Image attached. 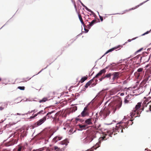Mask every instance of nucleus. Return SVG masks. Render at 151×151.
<instances>
[{"label":"nucleus","instance_id":"1","mask_svg":"<svg viewBox=\"0 0 151 151\" xmlns=\"http://www.w3.org/2000/svg\"><path fill=\"white\" fill-rule=\"evenodd\" d=\"M122 105V101L119 102L115 106H111V104H109L107 107H105L104 109L101 110L99 113L100 115L104 119H105L108 116L110 113L114 114L117 109H119Z\"/></svg>","mask_w":151,"mask_h":151},{"label":"nucleus","instance_id":"2","mask_svg":"<svg viewBox=\"0 0 151 151\" xmlns=\"http://www.w3.org/2000/svg\"><path fill=\"white\" fill-rule=\"evenodd\" d=\"M123 122H120L117 123L115 129H113V131H108L106 133L104 134V135L101 137L99 138V142L103 140H106L109 137H112V135L113 134L114 132L116 131L118 132H123V129L125 128L124 127V124Z\"/></svg>","mask_w":151,"mask_h":151},{"label":"nucleus","instance_id":"3","mask_svg":"<svg viewBox=\"0 0 151 151\" xmlns=\"http://www.w3.org/2000/svg\"><path fill=\"white\" fill-rule=\"evenodd\" d=\"M97 132L91 129L88 130L86 132L82 134L81 139H83L84 143H89L96 137Z\"/></svg>","mask_w":151,"mask_h":151},{"label":"nucleus","instance_id":"4","mask_svg":"<svg viewBox=\"0 0 151 151\" xmlns=\"http://www.w3.org/2000/svg\"><path fill=\"white\" fill-rule=\"evenodd\" d=\"M142 102H138L136 105L135 108L134 109V110L132 112L131 116L132 117H140V114L142 111L144 110V106L142 108L141 106Z\"/></svg>","mask_w":151,"mask_h":151},{"label":"nucleus","instance_id":"5","mask_svg":"<svg viewBox=\"0 0 151 151\" xmlns=\"http://www.w3.org/2000/svg\"><path fill=\"white\" fill-rule=\"evenodd\" d=\"M106 72V70L105 68L104 69L101 70L99 72L98 74H97L96 76L93 78V82L94 83H96V84L97 83L98 80L97 79H96L95 78H98L99 76L101 75L102 74L105 73Z\"/></svg>","mask_w":151,"mask_h":151},{"label":"nucleus","instance_id":"6","mask_svg":"<svg viewBox=\"0 0 151 151\" xmlns=\"http://www.w3.org/2000/svg\"><path fill=\"white\" fill-rule=\"evenodd\" d=\"M53 113V111L51 112H48L45 116L44 117L40 119L37 122V126H40L42 124L46 119L47 117L49 114H51L52 113Z\"/></svg>","mask_w":151,"mask_h":151},{"label":"nucleus","instance_id":"7","mask_svg":"<svg viewBox=\"0 0 151 151\" xmlns=\"http://www.w3.org/2000/svg\"><path fill=\"white\" fill-rule=\"evenodd\" d=\"M121 74L120 72H115L112 73V76H113L112 79L113 80H117L119 77V75Z\"/></svg>","mask_w":151,"mask_h":151},{"label":"nucleus","instance_id":"8","mask_svg":"<svg viewBox=\"0 0 151 151\" xmlns=\"http://www.w3.org/2000/svg\"><path fill=\"white\" fill-rule=\"evenodd\" d=\"M88 115L89 113L87 107H86L84 108L83 110L81 113V116L82 117H85L88 116Z\"/></svg>","mask_w":151,"mask_h":151},{"label":"nucleus","instance_id":"9","mask_svg":"<svg viewBox=\"0 0 151 151\" xmlns=\"http://www.w3.org/2000/svg\"><path fill=\"white\" fill-rule=\"evenodd\" d=\"M93 79H92L87 83H86L85 86V88H87L88 86L91 85V86H93L96 85V83H94L93 82Z\"/></svg>","mask_w":151,"mask_h":151},{"label":"nucleus","instance_id":"10","mask_svg":"<svg viewBox=\"0 0 151 151\" xmlns=\"http://www.w3.org/2000/svg\"><path fill=\"white\" fill-rule=\"evenodd\" d=\"M132 120L129 119L125 122H123V123L124 124V127L127 128L128 126H129V125H132L133 123Z\"/></svg>","mask_w":151,"mask_h":151},{"label":"nucleus","instance_id":"11","mask_svg":"<svg viewBox=\"0 0 151 151\" xmlns=\"http://www.w3.org/2000/svg\"><path fill=\"white\" fill-rule=\"evenodd\" d=\"M62 138V137L60 136L55 137L52 139V142L54 143H56L58 141L61 140Z\"/></svg>","mask_w":151,"mask_h":151},{"label":"nucleus","instance_id":"12","mask_svg":"<svg viewBox=\"0 0 151 151\" xmlns=\"http://www.w3.org/2000/svg\"><path fill=\"white\" fill-rule=\"evenodd\" d=\"M121 47H122V46L121 45H119L115 47H113V48H112L111 49L109 50H108L106 52V53L105 54H107L109 52H111L112 51H113V50H115L116 49H118V48L120 49Z\"/></svg>","mask_w":151,"mask_h":151},{"label":"nucleus","instance_id":"13","mask_svg":"<svg viewBox=\"0 0 151 151\" xmlns=\"http://www.w3.org/2000/svg\"><path fill=\"white\" fill-rule=\"evenodd\" d=\"M45 113V110H42L39 111V112L37 113V114H35L33 116H31L30 117V119L33 118L35 117L38 114H43Z\"/></svg>","mask_w":151,"mask_h":151},{"label":"nucleus","instance_id":"14","mask_svg":"<svg viewBox=\"0 0 151 151\" xmlns=\"http://www.w3.org/2000/svg\"><path fill=\"white\" fill-rule=\"evenodd\" d=\"M149 76L147 75H145L144 77V79L142 82V83L144 84L146 83L147 81L148 80Z\"/></svg>","mask_w":151,"mask_h":151},{"label":"nucleus","instance_id":"15","mask_svg":"<svg viewBox=\"0 0 151 151\" xmlns=\"http://www.w3.org/2000/svg\"><path fill=\"white\" fill-rule=\"evenodd\" d=\"M97 22L96 20L95 19H94L91 22L89 23V24L88 25V28L90 29V27L93 25L94 24L96 23Z\"/></svg>","mask_w":151,"mask_h":151},{"label":"nucleus","instance_id":"16","mask_svg":"<svg viewBox=\"0 0 151 151\" xmlns=\"http://www.w3.org/2000/svg\"><path fill=\"white\" fill-rule=\"evenodd\" d=\"M78 16L79 18V20H80L82 24H83V27H85L86 26V25L85 24V23H84V22H83V20L81 15V14L78 13Z\"/></svg>","mask_w":151,"mask_h":151},{"label":"nucleus","instance_id":"17","mask_svg":"<svg viewBox=\"0 0 151 151\" xmlns=\"http://www.w3.org/2000/svg\"><path fill=\"white\" fill-rule=\"evenodd\" d=\"M68 143V141L67 139H65L62 141H61L60 142V144L63 145H65V146H66L67 145Z\"/></svg>","mask_w":151,"mask_h":151},{"label":"nucleus","instance_id":"18","mask_svg":"<svg viewBox=\"0 0 151 151\" xmlns=\"http://www.w3.org/2000/svg\"><path fill=\"white\" fill-rule=\"evenodd\" d=\"M78 126L79 128L82 129H85L88 127L87 125L85 124L83 125L79 124Z\"/></svg>","mask_w":151,"mask_h":151},{"label":"nucleus","instance_id":"19","mask_svg":"<svg viewBox=\"0 0 151 151\" xmlns=\"http://www.w3.org/2000/svg\"><path fill=\"white\" fill-rule=\"evenodd\" d=\"M85 123L87 124L88 125H90L92 124V122H91V119H88L86 120L85 121Z\"/></svg>","mask_w":151,"mask_h":151},{"label":"nucleus","instance_id":"20","mask_svg":"<svg viewBox=\"0 0 151 151\" xmlns=\"http://www.w3.org/2000/svg\"><path fill=\"white\" fill-rule=\"evenodd\" d=\"M53 148L55 151H61L62 150V148H60L57 146H55Z\"/></svg>","mask_w":151,"mask_h":151},{"label":"nucleus","instance_id":"21","mask_svg":"<svg viewBox=\"0 0 151 151\" xmlns=\"http://www.w3.org/2000/svg\"><path fill=\"white\" fill-rule=\"evenodd\" d=\"M15 142L13 141H10L7 144L6 146H8L10 145H14Z\"/></svg>","mask_w":151,"mask_h":151},{"label":"nucleus","instance_id":"22","mask_svg":"<svg viewBox=\"0 0 151 151\" xmlns=\"http://www.w3.org/2000/svg\"><path fill=\"white\" fill-rule=\"evenodd\" d=\"M48 99L47 98L45 97L42 99V100L39 101L40 103H42V102H45L48 100Z\"/></svg>","mask_w":151,"mask_h":151},{"label":"nucleus","instance_id":"23","mask_svg":"<svg viewBox=\"0 0 151 151\" xmlns=\"http://www.w3.org/2000/svg\"><path fill=\"white\" fill-rule=\"evenodd\" d=\"M88 78L87 77L84 76L82 77L81 80L80 82L81 83H82L86 80Z\"/></svg>","mask_w":151,"mask_h":151},{"label":"nucleus","instance_id":"24","mask_svg":"<svg viewBox=\"0 0 151 151\" xmlns=\"http://www.w3.org/2000/svg\"><path fill=\"white\" fill-rule=\"evenodd\" d=\"M139 5H138V6H135V7H133V8H132L131 9H129V10H126L125 11V12H124V13H125L127 12H129L130 11H131V10H134V9H135L137 8L139 6Z\"/></svg>","mask_w":151,"mask_h":151},{"label":"nucleus","instance_id":"25","mask_svg":"<svg viewBox=\"0 0 151 151\" xmlns=\"http://www.w3.org/2000/svg\"><path fill=\"white\" fill-rule=\"evenodd\" d=\"M112 76V73H109L108 74H106L104 76V77L105 78H110L111 76Z\"/></svg>","mask_w":151,"mask_h":151},{"label":"nucleus","instance_id":"26","mask_svg":"<svg viewBox=\"0 0 151 151\" xmlns=\"http://www.w3.org/2000/svg\"><path fill=\"white\" fill-rule=\"evenodd\" d=\"M22 149V147L20 145H18V148H17V151H21Z\"/></svg>","mask_w":151,"mask_h":151},{"label":"nucleus","instance_id":"27","mask_svg":"<svg viewBox=\"0 0 151 151\" xmlns=\"http://www.w3.org/2000/svg\"><path fill=\"white\" fill-rule=\"evenodd\" d=\"M86 9L88 12H91V13H93V12L91 11V9H88L86 6H85L84 7Z\"/></svg>","mask_w":151,"mask_h":151},{"label":"nucleus","instance_id":"28","mask_svg":"<svg viewBox=\"0 0 151 151\" xmlns=\"http://www.w3.org/2000/svg\"><path fill=\"white\" fill-rule=\"evenodd\" d=\"M17 88L22 90H24L25 89L24 86H18Z\"/></svg>","mask_w":151,"mask_h":151},{"label":"nucleus","instance_id":"29","mask_svg":"<svg viewBox=\"0 0 151 151\" xmlns=\"http://www.w3.org/2000/svg\"><path fill=\"white\" fill-rule=\"evenodd\" d=\"M143 70V68H139L137 70V72L139 73L141 72Z\"/></svg>","mask_w":151,"mask_h":151},{"label":"nucleus","instance_id":"30","mask_svg":"<svg viewBox=\"0 0 151 151\" xmlns=\"http://www.w3.org/2000/svg\"><path fill=\"white\" fill-rule=\"evenodd\" d=\"M77 110V107L76 106H74L72 109V111H75Z\"/></svg>","mask_w":151,"mask_h":151},{"label":"nucleus","instance_id":"31","mask_svg":"<svg viewBox=\"0 0 151 151\" xmlns=\"http://www.w3.org/2000/svg\"><path fill=\"white\" fill-rule=\"evenodd\" d=\"M129 101L126 98L124 99V102L125 103H127L129 102Z\"/></svg>","mask_w":151,"mask_h":151},{"label":"nucleus","instance_id":"32","mask_svg":"<svg viewBox=\"0 0 151 151\" xmlns=\"http://www.w3.org/2000/svg\"><path fill=\"white\" fill-rule=\"evenodd\" d=\"M150 31H147V32H146L145 33H144L143 34H142V36H143V35H146V34H148L150 32Z\"/></svg>","mask_w":151,"mask_h":151},{"label":"nucleus","instance_id":"33","mask_svg":"<svg viewBox=\"0 0 151 151\" xmlns=\"http://www.w3.org/2000/svg\"><path fill=\"white\" fill-rule=\"evenodd\" d=\"M96 146L97 148L99 147L100 146V142H99L97 143L96 145Z\"/></svg>","mask_w":151,"mask_h":151},{"label":"nucleus","instance_id":"34","mask_svg":"<svg viewBox=\"0 0 151 151\" xmlns=\"http://www.w3.org/2000/svg\"><path fill=\"white\" fill-rule=\"evenodd\" d=\"M50 114H49L48 116H47V119H49V118H51V117H52L53 118L52 116H51V115H50Z\"/></svg>","mask_w":151,"mask_h":151},{"label":"nucleus","instance_id":"35","mask_svg":"<svg viewBox=\"0 0 151 151\" xmlns=\"http://www.w3.org/2000/svg\"><path fill=\"white\" fill-rule=\"evenodd\" d=\"M105 78V77H102L101 78H100L99 80L100 81H101L103 79Z\"/></svg>","mask_w":151,"mask_h":151},{"label":"nucleus","instance_id":"36","mask_svg":"<svg viewBox=\"0 0 151 151\" xmlns=\"http://www.w3.org/2000/svg\"><path fill=\"white\" fill-rule=\"evenodd\" d=\"M99 18H100V20H101V21H103V17H102L99 16Z\"/></svg>","mask_w":151,"mask_h":151},{"label":"nucleus","instance_id":"37","mask_svg":"<svg viewBox=\"0 0 151 151\" xmlns=\"http://www.w3.org/2000/svg\"><path fill=\"white\" fill-rule=\"evenodd\" d=\"M136 38H132V40H130V39H129L128 40H127V42H130L132 40H134V39H135Z\"/></svg>","mask_w":151,"mask_h":151},{"label":"nucleus","instance_id":"38","mask_svg":"<svg viewBox=\"0 0 151 151\" xmlns=\"http://www.w3.org/2000/svg\"><path fill=\"white\" fill-rule=\"evenodd\" d=\"M143 49V48H140V49H139V50H138L137 52H139L141 51Z\"/></svg>","mask_w":151,"mask_h":151},{"label":"nucleus","instance_id":"39","mask_svg":"<svg viewBox=\"0 0 151 151\" xmlns=\"http://www.w3.org/2000/svg\"><path fill=\"white\" fill-rule=\"evenodd\" d=\"M75 120L76 122H78V121L80 120V119L79 118H76Z\"/></svg>","mask_w":151,"mask_h":151},{"label":"nucleus","instance_id":"40","mask_svg":"<svg viewBox=\"0 0 151 151\" xmlns=\"http://www.w3.org/2000/svg\"><path fill=\"white\" fill-rule=\"evenodd\" d=\"M85 30L86 32H87L88 31V29H85Z\"/></svg>","mask_w":151,"mask_h":151},{"label":"nucleus","instance_id":"41","mask_svg":"<svg viewBox=\"0 0 151 151\" xmlns=\"http://www.w3.org/2000/svg\"><path fill=\"white\" fill-rule=\"evenodd\" d=\"M4 109V108L2 107H0V110H2Z\"/></svg>","mask_w":151,"mask_h":151},{"label":"nucleus","instance_id":"42","mask_svg":"<svg viewBox=\"0 0 151 151\" xmlns=\"http://www.w3.org/2000/svg\"><path fill=\"white\" fill-rule=\"evenodd\" d=\"M81 4L82 5L84 6V7H85V6L81 1Z\"/></svg>","mask_w":151,"mask_h":151},{"label":"nucleus","instance_id":"43","mask_svg":"<svg viewBox=\"0 0 151 151\" xmlns=\"http://www.w3.org/2000/svg\"><path fill=\"white\" fill-rule=\"evenodd\" d=\"M21 136L23 137H24L25 136V135H23L22 134L21 135Z\"/></svg>","mask_w":151,"mask_h":151},{"label":"nucleus","instance_id":"44","mask_svg":"<svg viewBox=\"0 0 151 151\" xmlns=\"http://www.w3.org/2000/svg\"><path fill=\"white\" fill-rule=\"evenodd\" d=\"M124 95V93H121V96H122V95Z\"/></svg>","mask_w":151,"mask_h":151},{"label":"nucleus","instance_id":"45","mask_svg":"<svg viewBox=\"0 0 151 151\" xmlns=\"http://www.w3.org/2000/svg\"><path fill=\"white\" fill-rule=\"evenodd\" d=\"M139 74H138L137 76H138V77H139Z\"/></svg>","mask_w":151,"mask_h":151},{"label":"nucleus","instance_id":"46","mask_svg":"<svg viewBox=\"0 0 151 151\" xmlns=\"http://www.w3.org/2000/svg\"><path fill=\"white\" fill-rule=\"evenodd\" d=\"M30 79V78L29 79H28L27 81L29 80ZM27 81V80H26L25 81Z\"/></svg>","mask_w":151,"mask_h":151},{"label":"nucleus","instance_id":"47","mask_svg":"<svg viewBox=\"0 0 151 151\" xmlns=\"http://www.w3.org/2000/svg\"><path fill=\"white\" fill-rule=\"evenodd\" d=\"M127 43V42H125V43L124 44V45L126 43Z\"/></svg>","mask_w":151,"mask_h":151},{"label":"nucleus","instance_id":"48","mask_svg":"<svg viewBox=\"0 0 151 151\" xmlns=\"http://www.w3.org/2000/svg\"><path fill=\"white\" fill-rule=\"evenodd\" d=\"M18 115H20V114H19V113H17Z\"/></svg>","mask_w":151,"mask_h":151},{"label":"nucleus","instance_id":"49","mask_svg":"<svg viewBox=\"0 0 151 151\" xmlns=\"http://www.w3.org/2000/svg\"><path fill=\"white\" fill-rule=\"evenodd\" d=\"M1 78H0V81H1Z\"/></svg>","mask_w":151,"mask_h":151},{"label":"nucleus","instance_id":"50","mask_svg":"<svg viewBox=\"0 0 151 151\" xmlns=\"http://www.w3.org/2000/svg\"><path fill=\"white\" fill-rule=\"evenodd\" d=\"M35 111V110H33V111H32L31 112H32L33 111Z\"/></svg>","mask_w":151,"mask_h":151},{"label":"nucleus","instance_id":"51","mask_svg":"<svg viewBox=\"0 0 151 151\" xmlns=\"http://www.w3.org/2000/svg\"><path fill=\"white\" fill-rule=\"evenodd\" d=\"M115 133L114 134V135H115Z\"/></svg>","mask_w":151,"mask_h":151},{"label":"nucleus","instance_id":"52","mask_svg":"<svg viewBox=\"0 0 151 151\" xmlns=\"http://www.w3.org/2000/svg\"><path fill=\"white\" fill-rule=\"evenodd\" d=\"M142 3L140 5H141Z\"/></svg>","mask_w":151,"mask_h":151},{"label":"nucleus","instance_id":"53","mask_svg":"<svg viewBox=\"0 0 151 151\" xmlns=\"http://www.w3.org/2000/svg\"><path fill=\"white\" fill-rule=\"evenodd\" d=\"M136 73H135V74H136Z\"/></svg>","mask_w":151,"mask_h":151},{"label":"nucleus","instance_id":"54","mask_svg":"<svg viewBox=\"0 0 151 151\" xmlns=\"http://www.w3.org/2000/svg\"><path fill=\"white\" fill-rule=\"evenodd\" d=\"M149 103H148L147 104H149Z\"/></svg>","mask_w":151,"mask_h":151}]
</instances>
